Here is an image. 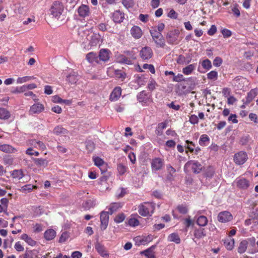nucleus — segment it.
<instances>
[{"label":"nucleus","instance_id":"nucleus-1","mask_svg":"<svg viewBox=\"0 0 258 258\" xmlns=\"http://www.w3.org/2000/svg\"><path fill=\"white\" fill-rule=\"evenodd\" d=\"M155 209V205L153 203L144 202L138 206V212L144 217L151 216Z\"/></svg>","mask_w":258,"mask_h":258},{"label":"nucleus","instance_id":"nucleus-2","mask_svg":"<svg viewBox=\"0 0 258 258\" xmlns=\"http://www.w3.org/2000/svg\"><path fill=\"white\" fill-rule=\"evenodd\" d=\"M63 11V6L61 2L55 1L50 9V14L55 18H58Z\"/></svg>","mask_w":258,"mask_h":258},{"label":"nucleus","instance_id":"nucleus-3","mask_svg":"<svg viewBox=\"0 0 258 258\" xmlns=\"http://www.w3.org/2000/svg\"><path fill=\"white\" fill-rule=\"evenodd\" d=\"M189 168H191L195 173H199L202 171L203 166L197 161L190 160L185 164L184 171L187 172Z\"/></svg>","mask_w":258,"mask_h":258},{"label":"nucleus","instance_id":"nucleus-4","mask_svg":"<svg viewBox=\"0 0 258 258\" xmlns=\"http://www.w3.org/2000/svg\"><path fill=\"white\" fill-rule=\"evenodd\" d=\"M179 35V31L178 30L175 29L169 31L166 36L167 42L170 44L177 43Z\"/></svg>","mask_w":258,"mask_h":258},{"label":"nucleus","instance_id":"nucleus-5","mask_svg":"<svg viewBox=\"0 0 258 258\" xmlns=\"http://www.w3.org/2000/svg\"><path fill=\"white\" fill-rule=\"evenodd\" d=\"M247 159V155L246 152L240 151L234 155V161L237 165L244 164Z\"/></svg>","mask_w":258,"mask_h":258},{"label":"nucleus","instance_id":"nucleus-6","mask_svg":"<svg viewBox=\"0 0 258 258\" xmlns=\"http://www.w3.org/2000/svg\"><path fill=\"white\" fill-rule=\"evenodd\" d=\"M232 215L228 211L221 212L218 215V220L222 223L229 222L232 220Z\"/></svg>","mask_w":258,"mask_h":258},{"label":"nucleus","instance_id":"nucleus-7","mask_svg":"<svg viewBox=\"0 0 258 258\" xmlns=\"http://www.w3.org/2000/svg\"><path fill=\"white\" fill-rule=\"evenodd\" d=\"M109 211H102L100 213V228L102 230H105L108 225L109 220Z\"/></svg>","mask_w":258,"mask_h":258},{"label":"nucleus","instance_id":"nucleus-8","mask_svg":"<svg viewBox=\"0 0 258 258\" xmlns=\"http://www.w3.org/2000/svg\"><path fill=\"white\" fill-rule=\"evenodd\" d=\"M44 110V105L40 103H36L32 105L29 109V113L30 115L39 114Z\"/></svg>","mask_w":258,"mask_h":258},{"label":"nucleus","instance_id":"nucleus-9","mask_svg":"<svg viewBox=\"0 0 258 258\" xmlns=\"http://www.w3.org/2000/svg\"><path fill=\"white\" fill-rule=\"evenodd\" d=\"M164 165V161L160 158H155L151 162V167L153 171H158L162 169Z\"/></svg>","mask_w":258,"mask_h":258},{"label":"nucleus","instance_id":"nucleus-10","mask_svg":"<svg viewBox=\"0 0 258 258\" xmlns=\"http://www.w3.org/2000/svg\"><path fill=\"white\" fill-rule=\"evenodd\" d=\"M140 55L142 59H148L152 56L153 51L150 47L145 46L140 51Z\"/></svg>","mask_w":258,"mask_h":258},{"label":"nucleus","instance_id":"nucleus-11","mask_svg":"<svg viewBox=\"0 0 258 258\" xmlns=\"http://www.w3.org/2000/svg\"><path fill=\"white\" fill-rule=\"evenodd\" d=\"M90 45L92 46L100 45L102 42V38L101 36L98 33H93L90 36Z\"/></svg>","mask_w":258,"mask_h":258},{"label":"nucleus","instance_id":"nucleus-12","mask_svg":"<svg viewBox=\"0 0 258 258\" xmlns=\"http://www.w3.org/2000/svg\"><path fill=\"white\" fill-rule=\"evenodd\" d=\"M236 183L237 186L242 189H247L250 185L249 181L243 177L237 178Z\"/></svg>","mask_w":258,"mask_h":258},{"label":"nucleus","instance_id":"nucleus-13","mask_svg":"<svg viewBox=\"0 0 258 258\" xmlns=\"http://www.w3.org/2000/svg\"><path fill=\"white\" fill-rule=\"evenodd\" d=\"M78 13L80 17L85 18L88 16L90 13L89 8L85 5H82L78 9Z\"/></svg>","mask_w":258,"mask_h":258},{"label":"nucleus","instance_id":"nucleus-14","mask_svg":"<svg viewBox=\"0 0 258 258\" xmlns=\"http://www.w3.org/2000/svg\"><path fill=\"white\" fill-rule=\"evenodd\" d=\"M121 89L119 87H115L110 96V100L112 101H116L121 96Z\"/></svg>","mask_w":258,"mask_h":258},{"label":"nucleus","instance_id":"nucleus-15","mask_svg":"<svg viewBox=\"0 0 258 258\" xmlns=\"http://www.w3.org/2000/svg\"><path fill=\"white\" fill-rule=\"evenodd\" d=\"M131 33L132 36L136 39L141 38L143 34L141 29L137 26H134L132 28Z\"/></svg>","mask_w":258,"mask_h":258},{"label":"nucleus","instance_id":"nucleus-16","mask_svg":"<svg viewBox=\"0 0 258 258\" xmlns=\"http://www.w3.org/2000/svg\"><path fill=\"white\" fill-rule=\"evenodd\" d=\"M0 151L7 153H13L17 151V150L8 144H0Z\"/></svg>","mask_w":258,"mask_h":258},{"label":"nucleus","instance_id":"nucleus-17","mask_svg":"<svg viewBox=\"0 0 258 258\" xmlns=\"http://www.w3.org/2000/svg\"><path fill=\"white\" fill-rule=\"evenodd\" d=\"M258 93V90L256 89H252L247 94V96L245 98V100L244 103L247 104L249 103L257 95Z\"/></svg>","mask_w":258,"mask_h":258},{"label":"nucleus","instance_id":"nucleus-18","mask_svg":"<svg viewBox=\"0 0 258 258\" xmlns=\"http://www.w3.org/2000/svg\"><path fill=\"white\" fill-rule=\"evenodd\" d=\"M224 245L227 250H232L234 246V239L231 237H226L223 240Z\"/></svg>","mask_w":258,"mask_h":258},{"label":"nucleus","instance_id":"nucleus-19","mask_svg":"<svg viewBox=\"0 0 258 258\" xmlns=\"http://www.w3.org/2000/svg\"><path fill=\"white\" fill-rule=\"evenodd\" d=\"M124 18V14L120 11H116L112 14V20L115 23L121 22Z\"/></svg>","mask_w":258,"mask_h":258},{"label":"nucleus","instance_id":"nucleus-20","mask_svg":"<svg viewBox=\"0 0 258 258\" xmlns=\"http://www.w3.org/2000/svg\"><path fill=\"white\" fill-rule=\"evenodd\" d=\"M79 80L78 75L75 73L73 72L67 76L66 80L71 84H75Z\"/></svg>","mask_w":258,"mask_h":258},{"label":"nucleus","instance_id":"nucleus-21","mask_svg":"<svg viewBox=\"0 0 258 258\" xmlns=\"http://www.w3.org/2000/svg\"><path fill=\"white\" fill-rule=\"evenodd\" d=\"M86 59L91 63L98 62V55L93 52H90L86 55Z\"/></svg>","mask_w":258,"mask_h":258},{"label":"nucleus","instance_id":"nucleus-22","mask_svg":"<svg viewBox=\"0 0 258 258\" xmlns=\"http://www.w3.org/2000/svg\"><path fill=\"white\" fill-rule=\"evenodd\" d=\"M96 250L97 252L102 256H106L108 255L107 251L105 250V247L100 243L97 242L95 244V246Z\"/></svg>","mask_w":258,"mask_h":258},{"label":"nucleus","instance_id":"nucleus-23","mask_svg":"<svg viewBox=\"0 0 258 258\" xmlns=\"http://www.w3.org/2000/svg\"><path fill=\"white\" fill-rule=\"evenodd\" d=\"M248 245V241L244 239L242 240L238 246L237 251L239 253L242 254L245 252L247 249Z\"/></svg>","mask_w":258,"mask_h":258},{"label":"nucleus","instance_id":"nucleus-24","mask_svg":"<svg viewBox=\"0 0 258 258\" xmlns=\"http://www.w3.org/2000/svg\"><path fill=\"white\" fill-rule=\"evenodd\" d=\"M98 56V58L104 61L108 60L109 58L108 51L105 49H101Z\"/></svg>","mask_w":258,"mask_h":258},{"label":"nucleus","instance_id":"nucleus-25","mask_svg":"<svg viewBox=\"0 0 258 258\" xmlns=\"http://www.w3.org/2000/svg\"><path fill=\"white\" fill-rule=\"evenodd\" d=\"M56 236V232L52 229L47 230L44 234V238L47 240L53 239Z\"/></svg>","mask_w":258,"mask_h":258},{"label":"nucleus","instance_id":"nucleus-26","mask_svg":"<svg viewBox=\"0 0 258 258\" xmlns=\"http://www.w3.org/2000/svg\"><path fill=\"white\" fill-rule=\"evenodd\" d=\"M173 81L174 82H176L184 81V82H186V84H188V82L192 81H194L195 80H194V78H192L191 77L187 79H185V78H184L182 74H178L177 75L174 76Z\"/></svg>","mask_w":258,"mask_h":258},{"label":"nucleus","instance_id":"nucleus-27","mask_svg":"<svg viewBox=\"0 0 258 258\" xmlns=\"http://www.w3.org/2000/svg\"><path fill=\"white\" fill-rule=\"evenodd\" d=\"M134 83L137 84L135 86V89H137L142 86L145 85L146 83L145 78L144 76H138L135 79Z\"/></svg>","mask_w":258,"mask_h":258},{"label":"nucleus","instance_id":"nucleus-28","mask_svg":"<svg viewBox=\"0 0 258 258\" xmlns=\"http://www.w3.org/2000/svg\"><path fill=\"white\" fill-rule=\"evenodd\" d=\"M196 63L189 64L186 67L183 68L182 73L185 75H190L193 72V71H194L196 69Z\"/></svg>","mask_w":258,"mask_h":258},{"label":"nucleus","instance_id":"nucleus-29","mask_svg":"<svg viewBox=\"0 0 258 258\" xmlns=\"http://www.w3.org/2000/svg\"><path fill=\"white\" fill-rule=\"evenodd\" d=\"M194 235L196 238L200 239L206 236L205 230L203 228H199L195 229Z\"/></svg>","mask_w":258,"mask_h":258},{"label":"nucleus","instance_id":"nucleus-30","mask_svg":"<svg viewBox=\"0 0 258 258\" xmlns=\"http://www.w3.org/2000/svg\"><path fill=\"white\" fill-rule=\"evenodd\" d=\"M210 141V138L207 135L203 134L201 136L199 140V144L202 146L208 145Z\"/></svg>","mask_w":258,"mask_h":258},{"label":"nucleus","instance_id":"nucleus-31","mask_svg":"<svg viewBox=\"0 0 258 258\" xmlns=\"http://www.w3.org/2000/svg\"><path fill=\"white\" fill-rule=\"evenodd\" d=\"M21 239L25 241L29 245L34 246L36 244V241L32 239L27 234H23L21 237Z\"/></svg>","mask_w":258,"mask_h":258},{"label":"nucleus","instance_id":"nucleus-32","mask_svg":"<svg viewBox=\"0 0 258 258\" xmlns=\"http://www.w3.org/2000/svg\"><path fill=\"white\" fill-rule=\"evenodd\" d=\"M150 33L152 37L153 40L158 39L159 38H162L163 37L162 34L160 32L157 31L156 27H154L150 30Z\"/></svg>","mask_w":258,"mask_h":258},{"label":"nucleus","instance_id":"nucleus-33","mask_svg":"<svg viewBox=\"0 0 258 258\" xmlns=\"http://www.w3.org/2000/svg\"><path fill=\"white\" fill-rule=\"evenodd\" d=\"M177 62L180 64H188L191 61V58L189 56L186 58L185 57L182 55H180L177 59Z\"/></svg>","mask_w":258,"mask_h":258},{"label":"nucleus","instance_id":"nucleus-34","mask_svg":"<svg viewBox=\"0 0 258 258\" xmlns=\"http://www.w3.org/2000/svg\"><path fill=\"white\" fill-rule=\"evenodd\" d=\"M121 204L119 203H114L110 204L108 208L109 214L110 215L112 214L114 212L121 208Z\"/></svg>","mask_w":258,"mask_h":258},{"label":"nucleus","instance_id":"nucleus-35","mask_svg":"<svg viewBox=\"0 0 258 258\" xmlns=\"http://www.w3.org/2000/svg\"><path fill=\"white\" fill-rule=\"evenodd\" d=\"M197 223L200 226H205L208 223L207 218L205 216H200L197 218Z\"/></svg>","mask_w":258,"mask_h":258},{"label":"nucleus","instance_id":"nucleus-36","mask_svg":"<svg viewBox=\"0 0 258 258\" xmlns=\"http://www.w3.org/2000/svg\"><path fill=\"white\" fill-rule=\"evenodd\" d=\"M67 133V130L59 125L56 126L53 130V133L56 135H66Z\"/></svg>","mask_w":258,"mask_h":258},{"label":"nucleus","instance_id":"nucleus-37","mask_svg":"<svg viewBox=\"0 0 258 258\" xmlns=\"http://www.w3.org/2000/svg\"><path fill=\"white\" fill-rule=\"evenodd\" d=\"M137 100L140 102H146L147 100V94L145 91L140 92L137 95Z\"/></svg>","mask_w":258,"mask_h":258},{"label":"nucleus","instance_id":"nucleus-38","mask_svg":"<svg viewBox=\"0 0 258 258\" xmlns=\"http://www.w3.org/2000/svg\"><path fill=\"white\" fill-rule=\"evenodd\" d=\"M168 239L169 241L174 242L178 244L180 242V239L177 234L175 233H172L168 236Z\"/></svg>","mask_w":258,"mask_h":258},{"label":"nucleus","instance_id":"nucleus-39","mask_svg":"<svg viewBox=\"0 0 258 258\" xmlns=\"http://www.w3.org/2000/svg\"><path fill=\"white\" fill-rule=\"evenodd\" d=\"M114 75L116 78L120 79L122 81H123L126 77V73L120 70H116L114 72Z\"/></svg>","mask_w":258,"mask_h":258},{"label":"nucleus","instance_id":"nucleus-40","mask_svg":"<svg viewBox=\"0 0 258 258\" xmlns=\"http://www.w3.org/2000/svg\"><path fill=\"white\" fill-rule=\"evenodd\" d=\"M11 175L14 178L20 179L23 178L24 174L21 170H14L13 171Z\"/></svg>","mask_w":258,"mask_h":258},{"label":"nucleus","instance_id":"nucleus-41","mask_svg":"<svg viewBox=\"0 0 258 258\" xmlns=\"http://www.w3.org/2000/svg\"><path fill=\"white\" fill-rule=\"evenodd\" d=\"M153 240V236L151 235H148L147 236H144L140 238V242L141 244L146 245L147 243L150 242Z\"/></svg>","mask_w":258,"mask_h":258},{"label":"nucleus","instance_id":"nucleus-42","mask_svg":"<svg viewBox=\"0 0 258 258\" xmlns=\"http://www.w3.org/2000/svg\"><path fill=\"white\" fill-rule=\"evenodd\" d=\"M92 159L94 164L99 168L104 164V161L99 157L93 156Z\"/></svg>","mask_w":258,"mask_h":258},{"label":"nucleus","instance_id":"nucleus-43","mask_svg":"<svg viewBox=\"0 0 258 258\" xmlns=\"http://www.w3.org/2000/svg\"><path fill=\"white\" fill-rule=\"evenodd\" d=\"M10 113L6 109L0 108V119H6L9 118Z\"/></svg>","mask_w":258,"mask_h":258},{"label":"nucleus","instance_id":"nucleus-44","mask_svg":"<svg viewBox=\"0 0 258 258\" xmlns=\"http://www.w3.org/2000/svg\"><path fill=\"white\" fill-rule=\"evenodd\" d=\"M35 163L39 166L46 167L48 165V162L46 159L37 158L35 160Z\"/></svg>","mask_w":258,"mask_h":258},{"label":"nucleus","instance_id":"nucleus-45","mask_svg":"<svg viewBox=\"0 0 258 258\" xmlns=\"http://www.w3.org/2000/svg\"><path fill=\"white\" fill-rule=\"evenodd\" d=\"M207 78L210 80L216 81L218 79V73L215 71H212L207 74Z\"/></svg>","mask_w":258,"mask_h":258},{"label":"nucleus","instance_id":"nucleus-46","mask_svg":"<svg viewBox=\"0 0 258 258\" xmlns=\"http://www.w3.org/2000/svg\"><path fill=\"white\" fill-rule=\"evenodd\" d=\"M33 79L32 76H25L23 77H19L17 79V84H22L23 83L29 81Z\"/></svg>","mask_w":258,"mask_h":258},{"label":"nucleus","instance_id":"nucleus-47","mask_svg":"<svg viewBox=\"0 0 258 258\" xmlns=\"http://www.w3.org/2000/svg\"><path fill=\"white\" fill-rule=\"evenodd\" d=\"M202 66L207 70H209L212 67L211 61L208 59H206L202 62Z\"/></svg>","mask_w":258,"mask_h":258},{"label":"nucleus","instance_id":"nucleus-48","mask_svg":"<svg viewBox=\"0 0 258 258\" xmlns=\"http://www.w3.org/2000/svg\"><path fill=\"white\" fill-rule=\"evenodd\" d=\"M36 187L35 186L32 185L31 184H26L23 186L21 187V191L23 192L27 193L31 192L34 188Z\"/></svg>","mask_w":258,"mask_h":258},{"label":"nucleus","instance_id":"nucleus-49","mask_svg":"<svg viewBox=\"0 0 258 258\" xmlns=\"http://www.w3.org/2000/svg\"><path fill=\"white\" fill-rule=\"evenodd\" d=\"M122 4L126 9H130L133 7L134 5V0H122Z\"/></svg>","mask_w":258,"mask_h":258},{"label":"nucleus","instance_id":"nucleus-50","mask_svg":"<svg viewBox=\"0 0 258 258\" xmlns=\"http://www.w3.org/2000/svg\"><path fill=\"white\" fill-rule=\"evenodd\" d=\"M127 168V167L122 164L120 163L117 165V169L120 175L124 174L126 172Z\"/></svg>","mask_w":258,"mask_h":258},{"label":"nucleus","instance_id":"nucleus-51","mask_svg":"<svg viewBox=\"0 0 258 258\" xmlns=\"http://www.w3.org/2000/svg\"><path fill=\"white\" fill-rule=\"evenodd\" d=\"M94 205V202L91 200H87L83 204V207L86 210H88L90 209L91 208L93 207Z\"/></svg>","mask_w":258,"mask_h":258},{"label":"nucleus","instance_id":"nucleus-52","mask_svg":"<svg viewBox=\"0 0 258 258\" xmlns=\"http://www.w3.org/2000/svg\"><path fill=\"white\" fill-rule=\"evenodd\" d=\"M159 47H164L165 45V39L163 37L162 38H159L158 39H156L154 40Z\"/></svg>","mask_w":258,"mask_h":258},{"label":"nucleus","instance_id":"nucleus-53","mask_svg":"<svg viewBox=\"0 0 258 258\" xmlns=\"http://www.w3.org/2000/svg\"><path fill=\"white\" fill-rule=\"evenodd\" d=\"M214 173L215 171L213 168L211 167L208 168L205 173L206 180L210 179V178H212L213 176Z\"/></svg>","mask_w":258,"mask_h":258},{"label":"nucleus","instance_id":"nucleus-54","mask_svg":"<svg viewBox=\"0 0 258 258\" xmlns=\"http://www.w3.org/2000/svg\"><path fill=\"white\" fill-rule=\"evenodd\" d=\"M157 86V84L154 80L151 79L149 81L148 85V88L149 90H154Z\"/></svg>","mask_w":258,"mask_h":258},{"label":"nucleus","instance_id":"nucleus-55","mask_svg":"<svg viewBox=\"0 0 258 258\" xmlns=\"http://www.w3.org/2000/svg\"><path fill=\"white\" fill-rule=\"evenodd\" d=\"M125 216L123 213L117 215L114 218V221L117 223H120L124 221Z\"/></svg>","mask_w":258,"mask_h":258},{"label":"nucleus","instance_id":"nucleus-56","mask_svg":"<svg viewBox=\"0 0 258 258\" xmlns=\"http://www.w3.org/2000/svg\"><path fill=\"white\" fill-rule=\"evenodd\" d=\"M26 87L25 85H23L21 87H16L14 90L12 91L13 93L17 94V93H21L23 92H26Z\"/></svg>","mask_w":258,"mask_h":258},{"label":"nucleus","instance_id":"nucleus-57","mask_svg":"<svg viewBox=\"0 0 258 258\" xmlns=\"http://www.w3.org/2000/svg\"><path fill=\"white\" fill-rule=\"evenodd\" d=\"M141 253L145 255L148 258H155L154 252H152L148 249L142 251Z\"/></svg>","mask_w":258,"mask_h":258},{"label":"nucleus","instance_id":"nucleus-58","mask_svg":"<svg viewBox=\"0 0 258 258\" xmlns=\"http://www.w3.org/2000/svg\"><path fill=\"white\" fill-rule=\"evenodd\" d=\"M250 140V136L249 135H246L242 136L239 141V143L242 145H246Z\"/></svg>","mask_w":258,"mask_h":258},{"label":"nucleus","instance_id":"nucleus-59","mask_svg":"<svg viewBox=\"0 0 258 258\" xmlns=\"http://www.w3.org/2000/svg\"><path fill=\"white\" fill-rule=\"evenodd\" d=\"M128 224L132 227H135L139 224V221L138 219L135 218H130L128 220Z\"/></svg>","mask_w":258,"mask_h":258},{"label":"nucleus","instance_id":"nucleus-60","mask_svg":"<svg viewBox=\"0 0 258 258\" xmlns=\"http://www.w3.org/2000/svg\"><path fill=\"white\" fill-rule=\"evenodd\" d=\"M238 7V5L236 4L231 9L232 13L236 17H238L240 15V12Z\"/></svg>","mask_w":258,"mask_h":258},{"label":"nucleus","instance_id":"nucleus-61","mask_svg":"<svg viewBox=\"0 0 258 258\" xmlns=\"http://www.w3.org/2000/svg\"><path fill=\"white\" fill-rule=\"evenodd\" d=\"M86 147L89 152H92L94 149L95 145L93 142L88 141L86 143Z\"/></svg>","mask_w":258,"mask_h":258},{"label":"nucleus","instance_id":"nucleus-62","mask_svg":"<svg viewBox=\"0 0 258 258\" xmlns=\"http://www.w3.org/2000/svg\"><path fill=\"white\" fill-rule=\"evenodd\" d=\"M69 237V235L67 232H63L59 238V242L60 243L65 242L68 239Z\"/></svg>","mask_w":258,"mask_h":258},{"label":"nucleus","instance_id":"nucleus-63","mask_svg":"<svg viewBox=\"0 0 258 258\" xmlns=\"http://www.w3.org/2000/svg\"><path fill=\"white\" fill-rule=\"evenodd\" d=\"M189 122L192 124H197L199 122V119L197 115L193 114L189 117Z\"/></svg>","mask_w":258,"mask_h":258},{"label":"nucleus","instance_id":"nucleus-64","mask_svg":"<svg viewBox=\"0 0 258 258\" xmlns=\"http://www.w3.org/2000/svg\"><path fill=\"white\" fill-rule=\"evenodd\" d=\"M177 209L182 214H185L187 212V208L185 206L179 205L177 207Z\"/></svg>","mask_w":258,"mask_h":258}]
</instances>
